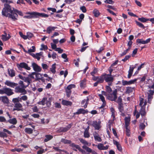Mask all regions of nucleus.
<instances>
[{"mask_svg": "<svg viewBox=\"0 0 154 154\" xmlns=\"http://www.w3.org/2000/svg\"><path fill=\"white\" fill-rule=\"evenodd\" d=\"M15 8L7 4H4V7L2 9V14L3 16L8 17L12 20L13 14Z\"/></svg>", "mask_w": 154, "mask_h": 154, "instance_id": "obj_1", "label": "nucleus"}, {"mask_svg": "<svg viewBox=\"0 0 154 154\" xmlns=\"http://www.w3.org/2000/svg\"><path fill=\"white\" fill-rule=\"evenodd\" d=\"M26 14L28 15L24 16L23 17L24 18L32 19L37 18L39 17H48L49 16L47 14L44 13H40L36 12H27Z\"/></svg>", "mask_w": 154, "mask_h": 154, "instance_id": "obj_2", "label": "nucleus"}, {"mask_svg": "<svg viewBox=\"0 0 154 154\" xmlns=\"http://www.w3.org/2000/svg\"><path fill=\"white\" fill-rule=\"evenodd\" d=\"M17 100L16 98L12 99V101L14 104V108L13 109V111H19L22 110V105L20 103V101L18 100V101Z\"/></svg>", "mask_w": 154, "mask_h": 154, "instance_id": "obj_3", "label": "nucleus"}, {"mask_svg": "<svg viewBox=\"0 0 154 154\" xmlns=\"http://www.w3.org/2000/svg\"><path fill=\"white\" fill-rule=\"evenodd\" d=\"M104 80L105 82L108 83L109 85H111L112 83L114 80V76L110 74H106L103 73Z\"/></svg>", "mask_w": 154, "mask_h": 154, "instance_id": "obj_4", "label": "nucleus"}, {"mask_svg": "<svg viewBox=\"0 0 154 154\" xmlns=\"http://www.w3.org/2000/svg\"><path fill=\"white\" fill-rule=\"evenodd\" d=\"M117 90L115 89L113 91L112 93H110L107 95V98L111 101H115L117 98Z\"/></svg>", "mask_w": 154, "mask_h": 154, "instance_id": "obj_5", "label": "nucleus"}, {"mask_svg": "<svg viewBox=\"0 0 154 154\" xmlns=\"http://www.w3.org/2000/svg\"><path fill=\"white\" fill-rule=\"evenodd\" d=\"M17 66L19 70H21V69L22 68H24L28 70H29L31 69L30 67L28 66V64L24 62L17 63Z\"/></svg>", "mask_w": 154, "mask_h": 154, "instance_id": "obj_6", "label": "nucleus"}, {"mask_svg": "<svg viewBox=\"0 0 154 154\" xmlns=\"http://www.w3.org/2000/svg\"><path fill=\"white\" fill-rule=\"evenodd\" d=\"M23 88H21L20 86L16 87L15 88V92L16 93H21V95H24L27 94L26 90Z\"/></svg>", "mask_w": 154, "mask_h": 154, "instance_id": "obj_7", "label": "nucleus"}, {"mask_svg": "<svg viewBox=\"0 0 154 154\" xmlns=\"http://www.w3.org/2000/svg\"><path fill=\"white\" fill-rule=\"evenodd\" d=\"M17 14L21 16H23V14L21 11L15 8L14 13L13 14V17H14L12 18V20L15 21L17 20V18L18 17Z\"/></svg>", "mask_w": 154, "mask_h": 154, "instance_id": "obj_8", "label": "nucleus"}, {"mask_svg": "<svg viewBox=\"0 0 154 154\" xmlns=\"http://www.w3.org/2000/svg\"><path fill=\"white\" fill-rule=\"evenodd\" d=\"M92 79L94 81H97L99 83H102L104 80V74H103L100 76H94L92 78Z\"/></svg>", "mask_w": 154, "mask_h": 154, "instance_id": "obj_9", "label": "nucleus"}, {"mask_svg": "<svg viewBox=\"0 0 154 154\" xmlns=\"http://www.w3.org/2000/svg\"><path fill=\"white\" fill-rule=\"evenodd\" d=\"M38 103L39 105H44L45 104L47 106L49 107L51 105V102L47 100V97H44L42 99L41 101L38 102Z\"/></svg>", "mask_w": 154, "mask_h": 154, "instance_id": "obj_10", "label": "nucleus"}, {"mask_svg": "<svg viewBox=\"0 0 154 154\" xmlns=\"http://www.w3.org/2000/svg\"><path fill=\"white\" fill-rule=\"evenodd\" d=\"M100 121L97 122V121H94L92 122H91L90 123H88V124L91 125L93 127H94L95 129L99 130L101 128L100 126Z\"/></svg>", "mask_w": 154, "mask_h": 154, "instance_id": "obj_11", "label": "nucleus"}, {"mask_svg": "<svg viewBox=\"0 0 154 154\" xmlns=\"http://www.w3.org/2000/svg\"><path fill=\"white\" fill-rule=\"evenodd\" d=\"M20 79L24 81L27 84L26 85L28 86L32 81L31 79L29 77H23L21 75L19 74L18 76Z\"/></svg>", "mask_w": 154, "mask_h": 154, "instance_id": "obj_12", "label": "nucleus"}, {"mask_svg": "<svg viewBox=\"0 0 154 154\" xmlns=\"http://www.w3.org/2000/svg\"><path fill=\"white\" fill-rule=\"evenodd\" d=\"M137 80V79H135L133 80H131L128 81L123 80L122 81V85H123L125 86L126 85H130L132 84H134L135 82H136Z\"/></svg>", "mask_w": 154, "mask_h": 154, "instance_id": "obj_13", "label": "nucleus"}, {"mask_svg": "<svg viewBox=\"0 0 154 154\" xmlns=\"http://www.w3.org/2000/svg\"><path fill=\"white\" fill-rule=\"evenodd\" d=\"M33 70L36 72H40L42 70L41 68L35 63H32V64Z\"/></svg>", "mask_w": 154, "mask_h": 154, "instance_id": "obj_14", "label": "nucleus"}, {"mask_svg": "<svg viewBox=\"0 0 154 154\" xmlns=\"http://www.w3.org/2000/svg\"><path fill=\"white\" fill-rule=\"evenodd\" d=\"M3 94H5L7 95L10 96L14 94V93L12 91V90L9 88H5L3 89Z\"/></svg>", "mask_w": 154, "mask_h": 154, "instance_id": "obj_15", "label": "nucleus"}, {"mask_svg": "<svg viewBox=\"0 0 154 154\" xmlns=\"http://www.w3.org/2000/svg\"><path fill=\"white\" fill-rule=\"evenodd\" d=\"M96 146H97L98 149L100 150H106L109 148V147L108 145L104 146V144L101 143H99L97 145H96Z\"/></svg>", "mask_w": 154, "mask_h": 154, "instance_id": "obj_16", "label": "nucleus"}, {"mask_svg": "<svg viewBox=\"0 0 154 154\" xmlns=\"http://www.w3.org/2000/svg\"><path fill=\"white\" fill-rule=\"evenodd\" d=\"M71 125H69L65 127H60L58 129L57 132L60 133L62 132H66L68 131L71 128Z\"/></svg>", "mask_w": 154, "mask_h": 154, "instance_id": "obj_17", "label": "nucleus"}, {"mask_svg": "<svg viewBox=\"0 0 154 154\" xmlns=\"http://www.w3.org/2000/svg\"><path fill=\"white\" fill-rule=\"evenodd\" d=\"M93 135L94 139L96 141L100 142L102 141L101 138L99 136V134L96 132H94L93 134Z\"/></svg>", "mask_w": 154, "mask_h": 154, "instance_id": "obj_18", "label": "nucleus"}, {"mask_svg": "<svg viewBox=\"0 0 154 154\" xmlns=\"http://www.w3.org/2000/svg\"><path fill=\"white\" fill-rule=\"evenodd\" d=\"M150 40V38H149L145 41L143 40L142 39H138L137 40V42L139 43L145 44L149 42Z\"/></svg>", "mask_w": 154, "mask_h": 154, "instance_id": "obj_19", "label": "nucleus"}, {"mask_svg": "<svg viewBox=\"0 0 154 154\" xmlns=\"http://www.w3.org/2000/svg\"><path fill=\"white\" fill-rule=\"evenodd\" d=\"M88 112V111L85 110L83 109H80L78 110L77 112L74 113V115H79L81 114H85L87 113Z\"/></svg>", "mask_w": 154, "mask_h": 154, "instance_id": "obj_20", "label": "nucleus"}, {"mask_svg": "<svg viewBox=\"0 0 154 154\" xmlns=\"http://www.w3.org/2000/svg\"><path fill=\"white\" fill-rule=\"evenodd\" d=\"M5 84L11 88H14L17 85V84L11 82L9 81H6L5 83Z\"/></svg>", "mask_w": 154, "mask_h": 154, "instance_id": "obj_21", "label": "nucleus"}, {"mask_svg": "<svg viewBox=\"0 0 154 154\" xmlns=\"http://www.w3.org/2000/svg\"><path fill=\"white\" fill-rule=\"evenodd\" d=\"M70 146L72 147V149L75 151H77L76 149H78L79 150L80 148V147L79 145L75 144L73 143H71Z\"/></svg>", "mask_w": 154, "mask_h": 154, "instance_id": "obj_22", "label": "nucleus"}, {"mask_svg": "<svg viewBox=\"0 0 154 154\" xmlns=\"http://www.w3.org/2000/svg\"><path fill=\"white\" fill-rule=\"evenodd\" d=\"M7 122H8L10 124H13V125H16L17 123V120L15 118L10 119L7 121Z\"/></svg>", "mask_w": 154, "mask_h": 154, "instance_id": "obj_23", "label": "nucleus"}, {"mask_svg": "<svg viewBox=\"0 0 154 154\" xmlns=\"http://www.w3.org/2000/svg\"><path fill=\"white\" fill-rule=\"evenodd\" d=\"M62 103L63 105L66 106H71L72 104V103L71 102L66 100H63L62 101Z\"/></svg>", "mask_w": 154, "mask_h": 154, "instance_id": "obj_24", "label": "nucleus"}, {"mask_svg": "<svg viewBox=\"0 0 154 154\" xmlns=\"http://www.w3.org/2000/svg\"><path fill=\"white\" fill-rule=\"evenodd\" d=\"M8 73L9 75L11 77H13L15 76V71L13 69H8Z\"/></svg>", "mask_w": 154, "mask_h": 154, "instance_id": "obj_25", "label": "nucleus"}, {"mask_svg": "<svg viewBox=\"0 0 154 154\" xmlns=\"http://www.w3.org/2000/svg\"><path fill=\"white\" fill-rule=\"evenodd\" d=\"M140 103L139 104L140 106L142 107H145L146 105L147 102L146 100L144 101V99L142 98H140Z\"/></svg>", "mask_w": 154, "mask_h": 154, "instance_id": "obj_26", "label": "nucleus"}, {"mask_svg": "<svg viewBox=\"0 0 154 154\" xmlns=\"http://www.w3.org/2000/svg\"><path fill=\"white\" fill-rule=\"evenodd\" d=\"M17 99L18 101H20V102H22V100L23 101H26L28 99V97L26 95H23L21 97H18L16 98Z\"/></svg>", "mask_w": 154, "mask_h": 154, "instance_id": "obj_27", "label": "nucleus"}, {"mask_svg": "<svg viewBox=\"0 0 154 154\" xmlns=\"http://www.w3.org/2000/svg\"><path fill=\"white\" fill-rule=\"evenodd\" d=\"M56 28V27L49 26L47 28V32L48 34L50 33L53 31H54Z\"/></svg>", "mask_w": 154, "mask_h": 154, "instance_id": "obj_28", "label": "nucleus"}, {"mask_svg": "<svg viewBox=\"0 0 154 154\" xmlns=\"http://www.w3.org/2000/svg\"><path fill=\"white\" fill-rule=\"evenodd\" d=\"M4 33L5 34L2 35V39L3 41H6L9 39L10 37L9 34L8 36H7V34L5 32H4Z\"/></svg>", "mask_w": 154, "mask_h": 154, "instance_id": "obj_29", "label": "nucleus"}, {"mask_svg": "<svg viewBox=\"0 0 154 154\" xmlns=\"http://www.w3.org/2000/svg\"><path fill=\"white\" fill-rule=\"evenodd\" d=\"M0 99L4 103H8L9 102L8 99L6 96L2 97Z\"/></svg>", "mask_w": 154, "mask_h": 154, "instance_id": "obj_30", "label": "nucleus"}, {"mask_svg": "<svg viewBox=\"0 0 154 154\" xmlns=\"http://www.w3.org/2000/svg\"><path fill=\"white\" fill-rule=\"evenodd\" d=\"M140 112L142 116H145L146 114L145 112V107H142L140 111Z\"/></svg>", "mask_w": 154, "mask_h": 154, "instance_id": "obj_31", "label": "nucleus"}, {"mask_svg": "<svg viewBox=\"0 0 154 154\" xmlns=\"http://www.w3.org/2000/svg\"><path fill=\"white\" fill-rule=\"evenodd\" d=\"M45 137L44 141L45 142H47L51 140L53 138V136L50 135H46L45 136Z\"/></svg>", "mask_w": 154, "mask_h": 154, "instance_id": "obj_32", "label": "nucleus"}, {"mask_svg": "<svg viewBox=\"0 0 154 154\" xmlns=\"http://www.w3.org/2000/svg\"><path fill=\"white\" fill-rule=\"evenodd\" d=\"M125 126H129L130 121V118L125 117Z\"/></svg>", "mask_w": 154, "mask_h": 154, "instance_id": "obj_33", "label": "nucleus"}, {"mask_svg": "<svg viewBox=\"0 0 154 154\" xmlns=\"http://www.w3.org/2000/svg\"><path fill=\"white\" fill-rule=\"evenodd\" d=\"M86 80L84 79L80 82V86L81 88H84L86 84Z\"/></svg>", "mask_w": 154, "mask_h": 154, "instance_id": "obj_34", "label": "nucleus"}, {"mask_svg": "<svg viewBox=\"0 0 154 154\" xmlns=\"http://www.w3.org/2000/svg\"><path fill=\"white\" fill-rule=\"evenodd\" d=\"M94 16L96 17H98L100 15V13L99 11L97 9H94L93 12Z\"/></svg>", "mask_w": 154, "mask_h": 154, "instance_id": "obj_35", "label": "nucleus"}, {"mask_svg": "<svg viewBox=\"0 0 154 154\" xmlns=\"http://www.w3.org/2000/svg\"><path fill=\"white\" fill-rule=\"evenodd\" d=\"M61 142L64 143L65 144H71L72 143L70 140L65 139L64 138H62L61 139Z\"/></svg>", "mask_w": 154, "mask_h": 154, "instance_id": "obj_36", "label": "nucleus"}, {"mask_svg": "<svg viewBox=\"0 0 154 154\" xmlns=\"http://www.w3.org/2000/svg\"><path fill=\"white\" fill-rule=\"evenodd\" d=\"M138 20L139 21L143 23H145L147 21L149 20V19L143 17L139 18H138Z\"/></svg>", "mask_w": 154, "mask_h": 154, "instance_id": "obj_37", "label": "nucleus"}, {"mask_svg": "<svg viewBox=\"0 0 154 154\" xmlns=\"http://www.w3.org/2000/svg\"><path fill=\"white\" fill-rule=\"evenodd\" d=\"M42 54L43 53L42 52H41L39 53H36L35 58L37 59L38 60H39L40 59V57L42 55Z\"/></svg>", "mask_w": 154, "mask_h": 154, "instance_id": "obj_38", "label": "nucleus"}, {"mask_svg": "<svg viewBox=\"0 0 154 154\" xmlns=\"http://www.w3.org/2000/svg\"><path fill=\"white\" fill-rule=\"evenodd\" d=\"M84 137L85 138H89L90 137L88 130L86 129L84 133Z\"/></svg>", "mask_w": 154, "mask_h": 154, "instance_id": "obj_39", "label": "nucleus"}, {"mask_svg": "<svg viewBox=\"0 0 154 154\" xmlns=\"http://www.w3.org/2000/svg\"><path fill=\"white\" fill-rule=\"evenodd\" d=\"M53 148L56 151L60 152V153H61V152H64L66 153L67 152L66 151L63 150H62L59 149L58 147L53 146Z\"/></svg>", "mask_w": 154, "mask_h": 154, "instance_id": "obj_40", "label": "nucleus"}, {"mask_svg": "<svg viewBox=\"0 0 154 154\" xmlns=\"http://www.w3.org/2000/svg\"><path fill=\"white\" fill-rule=\"evenodd\" d=\"M79 140H80V142L83 144L86 145L87 146H89V143L86 140L83 139L79 138Z\"/></svg>", "mask_w": 154, "mask_h": 154, "instance_id": "obj_41", "label": "nucleus"}, {"mask_svg": "<svg viewBox=\"0 0 154 154\" xmlns=\"http://www.w3.org/2000/svg\"><path fill=\"white\" fill-rule=\"evenodd\" d=\"M134 88L128 87L126 88V92L127 93H130L132 92L134 89Z\"/></svg>", "mask_w": 154, "mask_h": 154, "instance_id": "obj_42", "label": "nucleus"}, {"mask_svg": "<svg viewBox=\"0 0 154 154\" xmlns=\"http://www.w3.org/2000/svg\"><path fill=\"white\" fill-rule=\"evenodd\" d=\"M55 64H54L52 65V67L50 68L51 71L53 73H55L56 72V67Z\"/></svg>", "mask_w": 154, "mask_h": 154, "instance_id": "obj_43", "label": "nucleus"}, {"mask_svg": "<svg viewBox=\"0 0 154 154\" xmlns=\"http://www.w3.org/2000/svg\"><path fill=\"white\" fill-rule=\"evenodd\" d=\"M135 22L137 24V25L139 26L140 27H141L143 29H144L145 28V27L143 25V24L141 23L136 20Z\"/></svg>", "mask_w": 154, "mask_h": 154, "instance_id": "obj_44", "label": "nucleus"}, {"mask_svg": "<svg viewBox=\"0 0 154 154\" xmlns=\"http://www.w3.org/2000/svg\"><path fill=\"white\" fill-rule=\"evenodd\" d=\"M106 91L109 94L112 91L111 88L109 86L106 85Z\"/></svg>", "mask_w": 154, "mask_h": 154, "instance_id": "obj_45", "label": "nucleus"}, {"mask_svg": "<svg viewBox=\"0 0 154 154\" xmlns=\"http://www.w3.org/2000/svg\"><path fill=\"white\" fill-rule=\"evenodd\" d=\"M32 49H30L27 51V53L30 54L32 52H34L35 51V47L34 46H32Z\"/></svg>", "mask_w": 154, "mask_h": 154, "instance_id": "obj_46", "label": "nucleus"}, {"mask_svg": "<svg viewBox=\"0 0 154 154\" xmlns=\"http://www.w3.org/2000/svg\"><path fill=\"white\" fill-rule=\"evenodd\" d=\"M25 131L28 134H30L32 133V130L31 128H26L25 130Z\"/></svg>", "mask_w": 154, "mask_h": 154, "instance_id": "obj_47", "label": "nucleus"}, {"mask_svg": "<svg viewBox=\"0 0 154 154\" xmlns=\"http://www.w3.org/2000/svg\"><path fill=\"white\" fill-rule=\"evenodd\" d=\"M65 91L66 94V96L68 97H69L71 94L72 91L71 90H69L67 89H65Z\"/></svg>", "mask_w": 154, "mask_h": 154, "instance_id": "obj_48", "label": "nucleus"}, {"mask_svg": "<svg viewBox=\"0 0 154 154\" xmlns=\"http://www.w3.org/2000/svg\"><path fill=\"white\" fill-rule=\"evenodd\" d=\"M61 57L63 58L66 59V60H64V62H67L68 61V59L67 58V56L66 54L65 53L62 54L61 55Z\"/></svg>", "mask_w": 154, "mask_h": 154, "instance_id": "obj_49", "label": "nucleus"}, {"mask_svg": "<svg viewBox=\"0 0 154 154\" xmlns=\"http://www.w3.org/2000/svg\"><path fill=\"white\" fill-rule=\"evenodd\" d=\"M35 75L36 77V80H38L41 79L40 77L41 75L40 73H36L35 72Z\"/></svg>", "mask_w": 154, "mask_h": 154, "instance_id": "obj_50", "label": "nucleus"}, {"mask_svg": "<svg viewBox=\"0 0 154 154\" xmlns=\"http://www.w3.org/2000/svg\"><path fill=\"white\" fill-rule=\"evenodd\" d=\"M75 87V85L71 84L68 86L66 89L69 90H71L72 88H74Z\"/></svg>", "mask_w": 154, "mask_h": 154, "instance_id": "obj_51", "label": "nucleus"}, {"mask_svg": "<svg viewBox=\"0 0 154 154\" xmlns=\"http://www.w3.org/2000/svg\"><path fill=\"white\" fill-rule=\"evenodd\" d=\"M68 72L67 70H66L64 72L63 71H61L60 72V74L61 75H64V77L65 78L67 75L68 74Z\"/></svg>", "mask_w": 154, "mask_h": 154, "instance_id": "obj_52", "label": "nucleus"}, {"mask_svg": "<svg viewBox=\"0 0 154 154\" xmlns=\"http://www.w3.org/2000/svg\"><path fill=\"white\" fill-rule=\"evenodd\" d=\"M125 128L126 135L127 136H129L130 134V132L129 126H125Z\"/></svg>", "mask_w": 154, "mask_h": 154, "instance_id": "obj_53", "label": "nucleus"}, {"mask_svg": "<svg viewBox=\"0 0 154 154\" xmlns=\"http://www.w3.org/2000/svg\"><path fill=\"white\" fill-rule=\"evenodd\" d=\"M19 33L20 37L23 38V39L26 40L27 39V35H23V33L20 32Z\"/></svg>", "mask_w": 154, "mask_h": 154, "instance_id": "obj_54", "label": "nucleus"}, {"mask_svg": "<svg viewBox=\"0 0 154 154\" xmlns=\"http://www.w3.org/2000/svg\"><path fill=\"white\" fill-rule=\"evenodd\" d=\"M98 96L99 97L100 99L103 102H106L105 98L102 95L99 94H98Z\"/></svg>", "mask_w": 154, "mask_h": 154, "instance_id": "obj_55", "label": "nucleus"}, {"mask_svg": "<svg viewBox=\"0 0 154 154\" xmlns=\"http://www.w3.org/2000/svg\"><path fill=\"white\" fill-rule=\"evenodd\" d=\"M118 109L120 112H124V108L122 104H119Z\"/></svg>", "mask_w": 154, "mask_h": 154, "instance_id": "obj_56", "label": "nucleus"}, {"mask_svg": "<svg viewBox=\"0 0 154 154\" xmlns=\"http://www.w3.org/2000/svg\"><path fill=\"white\" fill-rule=\"evenodd\" d=\"M27 39H30L33 36V34L30 32H28L27 33Z\"/></svg>", "mask_w": 154, "mask_h": 154, "instance_id": "obj_57", "label": "nucleus"}, {"mask_svg": "<svg viewBox=\"0 0 154 154\" xmlns=\"http://www.w3.org/2000/svg\"><path fill=\"white\" fill-rule=\"evenodd\" d=\"M19 84L21 85L22 87L26 88L27 86L24 85L23 82L22 81H20L19 82Z\"/></svg>", "mask_w": 154, "mask_h": 154, "instance_id": "obj_58", "label": "nucleus"}, {"mask_svg": "<svg viewBox=\"0 0 154 154\" xmlns=\"http://www.w3.org/2000/svg\"><path fill=\"white\" fill-rule=\"evenodd\" d=\"M37 152V154H42L43 153L45 152V151H46V149H45V151L43 149H42V148H41Z\"/></svg>", "mask_w": 154, "mask_h": 154, "instance_id": "obj_59", "label": "nucleus"}, {"mask_svg": "<svg viewBox=\"0 0 154 154\" xmlns=\"http://www.w3.org/2000/svg\"><path fill=\"white\" fill-rule=\"evenodd\" d=\"M0 122H7L5 118L2 116H0Z\"/></svg>", "mask_w": 154, "mask_h": 154, "instance_id": "obj_60", "label": "nucleus"}, {"mask_svg": "<svg viewBox=\"0 0 154 154\" xmlns=\"http://www.w3.org/2000/svg\"><path fill=\"white\" fill-rule=\"evenodd\" d=\"M153 98L152 95L151 94H148V103H150L152 99Z\"/></svg>", "mask_w": 154, "mask_h": 154, "instance_id": "obj_61", "label": "nucleus"}, {"mask_svg": "<svg viewBox=\"0 0 154 154\" xmlns=\"http://www.w3.org/2000/svg\"><path fill=\"white\" fill-rule=\"evenodd\" d=\"M7 137V134L3 132L0 131V137Z\"/></svg>", "mask_w": 154, "mask_h": 154, "instance_id": "obj_62", "label": "nucleus"}, {"mask_svg": "<svg viewBox=\"0 0 154 154\" xmlns=\"http://www.w3.org/2000/svg\"><path fill=\"white\" fill-rule=\"evenodd\" d=\"M35 72H33L31 74H29L28 76V77H29L30 79L32 78L33 79L34 78V75H35Z\"/></svg>", "mask_w": 154, "mask_h": 154, "instance_id": "obj_63", "label": "nucleus"}, {"mask_svg": "<svg viewBox=\"0 0 154 154\" xmlns=\"http://www.w3.org/2000/svg\"><path fill=\"white\" fill-rule=\"evenodd\" d=\"M56 51H57L59 53H62L63 52V50L61 49L60 48H57L55 49V50Z\"/></svg>", "mask_w": 154, "mask_h": 154, "instance_id": "obj_64", "label": "nucleus"}]
</instances>
